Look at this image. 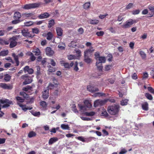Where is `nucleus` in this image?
Listing matches in <instances>:
<instances>
[{
	"label": "nucleus",
	"mask_w": 154,
	"mask_h": 154,
	"mask_svg": "<svg viewBox=\"0 0 154 154\" xmlns=\"http://www.w3.org/2000/svg\"><path fill=\"white\" fill-rule=\"evenodd\" d=\"M16 99L17 101V104L21 108L22 110L24 111L25 112L27 110H30L32 109V107H26V105H23L21 104L20 103H23L24 102L25 100V99L23 98L22 97L17 96L16 97Z\"/></svg>",
	"instance_id": "f03ea898"
},
{
	"label": "nucleus",
	"mask_w": 154,
	"mask_h": 154,
	"mask_svg": "<svg viewBox=\"0 0 154 154\" xmlns=\"http://www.w3.org/2000/svg\"><path fill=\"white\" fill-rule=\"evenodd\" d=\"M99 22V20H90L89 23L93 25H96Z\"/></svg>",
	"instance_id": "2f4dec72"
},
{
	"label": "nucleus",
	"mask_w": 154,
	"mask_h": 154,
	"mask_svg": "<svg viewBox=\"0 0 154 154\" xmlns=\"http://www.w3.org/2000/svg\"><path fill=\"white\" fill-rule=\"evenodd\" d=\"M33 23L31 21L27 22L25 23V25L26 26H29L32 25Z\"/></svg>",
	"instance_id": "338daca9"
},
{
	"label": "nucleus",
	"mask_w": 154,
	"mask_h": 154,
	"mask_svg": "<svg viewBox=\"0 0 154 154\" xmlns=\"http://www.w3.org/2000/svg\"><path fill=\"white\" fill-rule=\"evenodd\" d=\"M58 140V139L57 137H53L51 138L49 140L48 143L50 145H51L54 143L56 142Z\"/></svg>",
	"instance_id": "4be33fe9"
},
{
	"label": "nucleus",
	"mask_w": 154,
	"mask_h": 154,
	"mask_svg": "<svg viewBox=\"0 0 154 154\" xmlns=\"http://www.w3.org/2000/svg\"><path fill=\"white\" fill-rule=\"evenodd\" d=\"M4 104L2 106V108H6L9 107L11 104H13L12 101L8 99H5V100H0V103ZM1 105L0 104V106Z\"/></svg>",
	"instance_id": "423d86ee"
},
{
	"label": "nucleus",
	"mask_w": 154,
	"mask_h": 154,
	"mask_svg": "<svg viewBox=\"0 0 154 154\" xmlns=\"http://www.w3.org/2000/svg\"><path fill=\"white\" fill-rule=\"evenodd\" d=\"M94 49L93 48L92 46H91L89 47V48L87 49L85 51L84 55H86L89 56V55H91V54L94 51Z\"/></svg>",
	"instance_id": "9d476101"
},
{
	"label": "nucleus",
	"mask_w": 154,
	"mask_h": 154,
	"mask_svg": "<svg viewBox=\"0 0 154 154\" xmlns=\"http://www.w3.org/2000/svg\"><path fill=\"white\" fill-rule=\"evenodd\" d=\"M21 21L18 19H15L12 21L11 23L13 24H16L19 23Z\"/></svg>",
	"instance_id": "4d7b16f0"
},
{
	"label": "nucleus",
	"mask_w": 154,
	"mask_h": 154,
	"mask_svg": "<svg viewBox=\"0 0 154 154\" xmlns=\"http://www.w3.org/2000/svg\"><path fill=\"white\" fill-rule=\"evenodd\" d=\"M21 33L22 35L24 37H29L30 36V33L27 29H24L22 30Z\"/></svg>",
	"instance_id": "aec40b11"
},
{
	"label": "nucleus",
	"mask_w": 154,
	"mask_h": 154,
	"mask_svg": "<svg viewBox=\"0 0 154 154\" xmlns=\"http://www.w3.org/2000/svg\"><path fill=\"white\" fill-rule=\"evenodd\" d=\"M101 115L106 117H108L109 116V115L106 110H103L102 112Z\"/></svg>",
	"instance_id": "603ef678"
},
{
	"label": "nucleus",
	"mask_w": 154,
	"mask_h": 154,
	"mask_svg": "<svg viewBox=\"0 0 154 154\" xmlns=\"http://www.w3.org/2000/svg\"><path fill=\"white\" fill-rule=\"evenodd\" d=\"M67 57L68 60H70L75 59V56L74 55H68Z\"/></svg>",
	"instance_id": "13d9d810"
},
{
	"label": "nucleus",
	"mask_w": 154,
	"mask_h": 154,
	"mask_svg": "<svg viewBox=\"0 0 154 154\" xmlns=\"http://www.w3.org/2000/svg\"><path fill=\"white\" fill-rule=\"evenodd\" d=\"M61 128L63 130H69V127L68 125L62 124L61 125Z\"/></svg>",
	"instance_id": "e433bc0d"
},
{
	"label": "nucleus",
	"mask_w": 154,
	"mask_h": 154,
	"mask_svg": "<svg viewBox=\"0 0 154 154\" xmlns=\"http://www.w3.org/2000/svg\"><path fill=\"white\" fill-rule=\"evenodd\" d=\"M22 16L26 18L31 17L32 19H35L36 18V17L34 15V14L32 12L23 14Z\"/></svg>",
	"instance_id": "f8f14e48"
},
{
	"label": "nucleus",
	"mask_w": 154,
	"mask_h": 154,
	"mask_svg": "<svg viewBox=\"0 0 154 154\" xmlns=\"http://www.w3.org/2000/svg\"><path fill=\"white\" fill-rule=\"evenodd\" d=\"M148 8L149 9V10L151 11L152 12V14H149V17H152L153 15H154V6H153L151 5H150L148 6Z\"/></svg>",
	"instance_id": "6ab92c4d"
},
{
	"label": "nucleus",
	"mask_w": 154,
	"mask_h": 154,
	"mask_svg": "<svg viewBox=\"0 0 154 154\" xmlns=\"http://www.w3.org/2000/svg\"><path fill=\"white\" fill-rule=\"evenodd\" d=\"M36 67L37 69L36 74L37 75V76H38L41 74V73L40 71V66H36Z\"/></svg>",
	"instance_id": "de8ad7c7"
},
{
	"label": "nucleus",
	"mask_w": 154,
	"mask_h": 154,
	"mask_svg": "<svg viewBox=\"0 0 154 154\" xmlns=\"http://www.w3.org/2000/svg\"><path fill=\"white\" fill-rule=\"evenodd\" d=\"M87 89L88 91L91 93H94L99 90L97 88L94 87L93 85H92L88 86Z\"/></svg>",
	"instance_id": "1a4fd4ad"
},
{
	"label": "nucleus",
	"mask_w": 154,
	"mask_h": 154,
	"mask_svg": "<svg viewBox=\"0 0 154 154\" xmlns=\"http://www.w3.org/2000/svg\"><path fill=\"white\" fill-rule=\"evenodd\" d=\"M41 5V2L35 3L25 5L22 8L24 9H29L38 7Z\"/></svg>",
	"instance_id": "7ed1b4c3"
},
{
	"label": "nucleus",
	"mask_w": 154,
	"mask_h": 154,
	"mask_svg": "<svg viewBox=\"0 0 154 154\" xmlns=\"http://www.w3.org/2000/svg\"><path fill=\"white\" fill-rule=\"evenodd\" d=\"M132 25L131 20L127 21L122 25V27L125 28H129Z\"/></svg>",
	"instance_id": "f3484780"
},
{
	"label": "nucleus",
	"mask_w": 154,
	"mask_h": 154,
	"mask_svg": "<svg viewBox=\"0 0 154 154\" xmlns=\"http://www.w3.org/2000/svg\"><path fill=\"white\" fill-rule=\"evenodd\" d=\"M120 107L119 105L114 104L108 106L107 107V110L110 114L116 115L118 114Z\"/></svg>",
	"instance_id": "f257e3e1"
},
{
	"label": "nucleus",
	"mask_w": 154,
	"mask_h": 154,
	"mask_svg": "<svg viewBox=\"0 0 154 154\" xmlns=\"http://www.w3.org/2000/svg\"><path fill=\"white\" fill-rule=\"evenodd\" d=\"M68 46L70 47L75 48L76 46V42L74 41H72L69 44Z\"/></svg>",
	"instance_id": "37998d69"
},
{
	"label": "nucleus",
	"mask_w": 154,
	"mask_h": 154,
	"mask_svg": "<svg viewBox=\"0 0 154 154\" xmlns=\"http://www.w3.org/2000/svg\"><path fill=\"white\" fill-rule=\"evenodd\" d=\"M21 78L22 79L25 80L23 82V85L30 84L32 81V78L30 76H28L27 74L22 75Z\"/></svg>",
	"instance_id": "39448f33"
},
{
	"label": "nucleus",
	"mask_w": 154,
	"mask_h": 154,
	"mask_svg": "<svg viewBox=\"0 0 154 154\" xmlns=\"http://www.w3.org/2000/svg\"><path fill=\"white\" fill-rule=\"evenodd\" d=\"M84 103L85 106L88 108H90L91 107L92 105L88 100H85L84 101Z\"/></svg>",
	"instance_id": "c756f323"
},
{
	"label": "nucleus",
	"mask_w": 154,
	"mask_h": 154,
	"mask_svg": "<svg viewBox=\"0 0 154 154\" xmlns=\"http://www.w3.org/2000/svg\"><path fill=\"white\" fill-rule=\"evenodd\" d=\"M54 87V85L51 83H50L48 85V87L46 89H53Z\"/></svg>",
	"instance_id": "864d4df0"
},
{
	"label": "nucleus",
	"mask_w": 154,
	"mask_h": 154,
	"mask_svg": "<svg viewBox=\"0 0 154 154\" xmlns=\"http://www.w3.org/2000/svg\"><path fill=\"white\" fill-rule=\"evenodd\" d=\"M140 11L139 10H137L132 11V14L133 15L138 14L140 13Z\"/></svg>",
	"instance_id": "052dcab7"
},
{
	"label": "nucleus",
	"mask_w": 154,
	"mask_h": 154,
	"mask_svg": "<svg viewBox=\"0 0 154 154\" xmlns=\"http://www.w3.org/2000/svg\"><path fill=\"white\" fill-rule=\"evenodd\" d=\"M99 62L98 63L100 64H101L102 63H104L105 62L106 59L104 57H100L98 58Z\"/></svg>",
	"instance_id": "7c9ffc66"
},
{
	"label": "nucleus",
	"mask_w": 154,
	"mask_h": 154,
	"mask_svg": "<svg viewBox=\"0 0 154 154\" xmlns=\"http://www.w3.org/2000/svg\"><path fill=\"white\" fill-rule=\"evenodd\" d=\"M0 87L5 89L9 90L12 88V86L9 84L2 83H0Z\"/></svg>",
	"instance_id": "6e6552de"
},
{
	"label": "nucleus",
	"mask_w": 154,
	"mask_h": 154,
	"mask_svg": "<svg viewBox=\"0 0 154 154\" xmlns=\"http://www.w3.org/2000/svg\"><path fill=\"white\" fill-rule=\"evenodd\" d=\"M132 78L134 79H137V75L136 73H133L132 76Z\"/></svg>",
	"instance_id": "774afa93"
},
{
	"label": "nucleus",
	"mask_w": 154,
	"mask_h": 154,
	"mask_svg": "<svg viewBox=\"0 0 154 154\" xmlns=\"http://www.w3.org/2000/svg\"><path fill=\"white\" fill-rule=\"evenodd\" d=\"M108 100H96L94 103V106L95 107H97L99 106H102L104 105L107 102Z\"/></svg>",
	"instance_id": "0eeeda50"
},
{
	"label": "nucleus",
	"mask_w": 154,
	"mask_h": 154,
	"mask_svg": "<svg viewBox=\"0 0 154 154\" xmlns=\"http://www.w3.org/2000/svg\"><path fill=\"white\" fill-rule=\"evenodd\" d=\"M32 30L34 33L38 34L39 32V29L37 28H32Z\"/></svg>",
	"instance_id": "8fccbe9b"
},
{
	"label": "nucleus",
	"mask_w": 154,
	"mask_h": 154,
	"mask_svg": "<svg viewBox=\"0 0 154 154\" xmlns=\"http://www.w3.org/2000/svg\"><path fill=\"white\" fill-rule=\"evenodd\" d=\"M73 62H71L70 65L68 63H66L64 64L63 66L65 68L69 69V68L71 67H72L73 65Z\"/></svg>",
	"instance_id": "c85d7f7f"
},
{
	"label": "nucleus",
	"mask_w": 154,
	"mask_h": 154,
	"mask_svg": "<svg viewBox=\"0 0 154 154\" xmlns=\"http://www.w3.org/2000/svg\"><path fill=\"white\" fill-rule=\"evenodd\" d=\"M49 96L48 89H45L42 92V97L44 100L47 99Z\"/></svg>",
	"instance_id": "2eb2a0df"
},
{
	"label": "nucleus",
	"mask_w": 154,
	"mask_h": 154,
	"mask_svg": "<svg viewBox=\"0 0 154 154\" xmlns=\"http://www.w3.org/2000/svg\"><path fill=\"white\" fill-rule=\"evenodd\" d=\"M103 34L104 32L102 31L97 32H96V35L98 36H102L103 35Z\"/></svg>",
	"instance_id": "0e129e2a"
},
{
	"label": "nucleus",
	"mask_w": 154,
	"mask_h": 154,
	"mask_svg": "<svg viewBox=\"0 0 154 154\" xmlns=\"http://www.w3.org/2000/svg\"><path fill=\"white\" fill-rule=\"evenodd\" d=\"M107 58H108V60L109 61H112V54H108V55L107 56Z\"/></svg>",
	"instance_id": "6e6d98bb"
},
{
	"label": "nucleus",
	"mask_w": 154,
	"mask_h": 154,
	"mask_svg": "<svg viewBox=\"0 0 154 154\" xmlns=\"http://www.w3.org/2000/svg\"><path fill=\"white\" fill-rule=\"evenodd\" d=\"M4 79L5 82H9L11 79V76L8 74H6L4 75Z\"/></svg>",
	"instance_id": "bb28decb"
},
{
	"label": "nucleus",
	"mask_w": 154,
	"mask_h": 154,
	"mask_svg": "<svg viewBox=\"0 0 154 154\" xmlns=\"http://www.w3.org/2000/svg\"><path fill=\"white\" fill-rule=\"evenodd\" d=\"M148 77V74L146 72H145L143 73V76L142 79H145L147 78Z\"/></svg>",
	"instance_id": "69168bd1"
},
{
	"label": "nucleus",
	"mask_w": 154,
	"mask_h": 154,
	"mask_svg": "<svg viewBox=\"0 0 154 154\" xmlns=\"http://www.w3.org/2000/svg\"><path fill=\"white\" fill-rule=\"evenodd\" d=\"M53 34L51 32H48L47 34V39L48 40H50L52 39L53 38Z\"/></svg>",
	"instance_id": "c9c22d12"
},
{
	"label": "nucleus",
	"mask_w": 154,
	"mask_h": 154,
	"mask_svg": "<svg viewBox=\"0 0 154 154\" xmlns=\"http://www.w3.org/2000/svg\"><path fill=\"white\" fill-rule=\"evenodd\" d=\"M21 17V15L20 12H16L14 13V19L19 20Z\"/></svg>",
	"instance_id": "b1692460"
},
{
	"label": "nucleus",
	"mask_w": 154,
	"mask_h": 154,
	"mask_svg": "<svg viewBox=\"0 0 154 154\" xmlns=\"http://www.w3.org/2000/svg\"><path fill=\"white\" fill-rule=\"evenodd\" d=\"M76 138L78 140L80 141H81L83 142H88V141H91V140H88H88H86L82 136H79V137H76Z\"/></svg>",
	"instance_id": "473e14b6"
},
{
	"label": "nucleus",
	"mask_w": 154,
	"mask_h": 154,
	"mask_svg": "<svg viewBox=\"0 0 154 154\" xmlns=\"http://www.w3.org/2000/svg\"><path fill=\"white\" fill-rule=\"evenodd\" d=\"M36 133L33 131H30L28 134V137L29 138L35 137L36 136Z\"/></svg>",
	"instance_id": "f704fd0d"
},
{
	"label": "nucleus",
	"mask_w": 154,
	"mask_h": 154,
	"mask_svg": "<svg viewBox=\"0 0 154 154\" xmlns=\"http://www.w3.org/2000/svg\"><path fill=\"white\" fill-rule=\"evenodd\" d=\"M48 68L49 71L51 72H54L55 71V68L52 67L50 66H48Z\"/></svg>",
	"instance_id": "3c124183"
},
{
	"label": "nucleus",
	"mask_w": 154,
	"mask_h": 154,
	"mask_svg": "<svg viewBox=\"0 0 154 154\" xmlns=\"http://www.w3.org/2000/svg\"><path fill=\"white\" fill-rule=\"evenodd\" d=\"M58 47L62 49H64L65 47V43L62 42H60L58 45Z\"/></svg>",
	"instance_id": "c03bdc74"
},
{
	"label": "nucleus",
	"mask_w": 154,
	"mask_h": 154,
	"mask_svg": "<svg viewBox=\"0 0 154 154\" xmlns=\"http://www.w3.org/2000/svg\"><path fill=\"white\" fill-rule=\"evenodd\" d=\"M139 54L141 56L142 59H145L146 57V55L144 52L143 51H140Z\"/></svg>",
	"instance_id": "a18cd8bd"
},
{
	"label": "nucleus",
	"mask_w": 154,
	"mask_h": 154,
	"mask_svg": "<svg viewBox=\"0 0 154 154\" xmlns=\"http://www.w3.org/2000/svg\"><path fill=\"white\" fill-rule=\"evenodd\" d=\"M17 38L15 36H13L11 38H9L10 48H13L17 45Z\"/></svg>",
	"instance_id": "20e7f679"
},
{
	"label": "nucleus",
	"mask_w": 154,
	"mask_h": 154,
	"mask_svg": "<svg viewBox=\"0 0 154 154\" xmlns=\"http://www.w3.org/2000/svg\"><path fill=\"white\" fill-rule=\"evenodd\" d=\"M72 110L75 113H78L79 112L76 108V106L75 104H73L72 105Z\"/></svg>",
	"instance_id": "09e8293b"
},
{
	"label": "nucleus",
	"mask_w": 154,
	"mask_h": 154,
	"mask_svg": "<svg viewBox=\"0 0 154 154\" xmlns=\"http://www.w3.org/2000/svg\"><path fill=\"white\" fill-rule=\"evenodd\" d=\"M78 106L81 110H84L85 109V106L82 105L80 104H78Z\"/></svg>",
	"instance_id": "680f3d73"
},
{
	"label": "nucleus",
	"mask_w": 154,
	"mask_h": 154,
	"mask_svg": "<svg viewBox=\"0 0 154 154\" xmlns=\"http://www.w3.org/2000/svg\"><path fill=\"white\" fill-rule=\"evenodd\" d=\"M46 54L48 56H51L54 54V51L50 47H47L45 49Z\"/></svg>",
	"instance_id": "9b49d317"
},
{
	"label": "nucleus",
	"mask_w": 154,
	"mask_h": 154,
	"mask_svg": "<svg viewBox=\"0 0 154 154\" xmlns=\"http://www.w3.org/2000/svg\"><path fill=\"white\" fill-rule=\"evenodd\" d=\"M32 88V86H30V85H27L26 87H23V90L25 91H27L29 90H31Z\"/></svg>",
	"instance_id": "a19ab883"
},
{
	"label": "nucleus",
	"mask_w": 154,
	"mask_h": 154,
	"mask_svg": "<svg viewBox=\"0 0 154 154\" xmlns=\"http://www.w3.org/2000/svg\"><path fill=\"white\" fill-rule=\"evenodd\" d=\"M128 100L127 99H125L123 100L120 102V104L122 106H125L127 105L128 103Z\"/></svg>",
	"instance_id": "79ce46f5"
},
{
	"label": "nucleus",
	"mask_w": 154,
	"mask_h": 154,
	"mask_svg": "<svg viewBox=\"0 0 154 154\" xmlns=\"http://www.w3.org/2000/svg\"><path fill=\"white\" fill-rule=\"evenodd\" d=\"M40 105L42 107V110L45 111L47 109V104L45 101H41L40 102Z\"/></svg>",
	"instance_id": "a211bd4d"
},
{
	"label": "nucleus",
	"mask_w": 154,
	"mask_h": 154,
	"mask_svg": "<svg viewBox=\"0 0 154 154\" xmlns=\"http://www.w3.org/2000/svg\"><path fill=\"white\" fill-rule=\"evenodd\" d=\"M112 67V65H107L105 67V69L106 71H109L110 70L111 68Z\"/></svg>",
	"instance_id": "5fc2aeb1"
},
{
	"label": "nucleus",
	"mask_w": 154,
	"mask_h": 154,
	"mask_svg": "<svg viewBox=\"0 0 154 154\" xmlns=\"http://www.w3.org/2000/svg\"><path fill=\"white\" fill-rule=\"evenodd\" d=\"M84 114L87 116H92L95 115V112H86L84 113Z\"/></svg>",
	"instance_id": "ea45409f"
},
{
	"label": "nucleus",
	"mask_w": 154,
	"mask_h": 154,
	"mask_svg": "<svg viewBox=\"0 0 154 154\" xmlns=\"http://www.w3.org/2000/svg\"><path fill=\"white\" fill-rule=\"evenodd\" d=\"M56 32L58 36H61L63 34V30L59 27H57L56 29Z\"/></svg>",
	"instance_id": "412c9836"
},
{
	"label": "nucleus",
	"mask_w": 154,
	"mask_h": 154,
	"mask_svg": "<svg viewBox=\"0 0 154 154\" xmlns=\"http://www.w3.org/2000/svg\"><path fill=\"white\" fill-rule=\"evenodd\" d=\"M8 53L9 52L8 50L2 51L0 52L1 56H5L8 55Z\"/></svg>",
	"instance_id": "72a5a7b5"
},
{
	"label": "nucleus",
	"mask_w": 154,
	"mask_h": 154,
	"mask_svg": "<svg viewBox=\"0 0 154 154\" xmlns=\"http://www.w3.org/2000/svg\"><path fill=\"white\" fill-rule=\"evenodd\" d=\"M90 6V2H88L85 3L83 5V8L85 9H87L89 8Z\"/></svg>",
	"instance_id": "58836bf2"
},
{
	"label": "nucleus",
	"mask_w": 154,
	"mask_h": 154,
	"mask_svg": "<svg viewBox=\"0 0 154 154\" xmlns=\"http://www.w3.org/2000/svg\"><path fill=\"white\" fill-rule=\"evenodd\" d=\"M142 109L145 111H147L149 109L148 104L147 102H145L144 103L142 104Z\"/></svg>",
	"instance_id": "a878e982"
},
{
	"label": "nucleus",
	"mask_w": 154,
	"mask_h": 154,
	"mask_svg": "<svg viewBox=\"0 0 154 154\" xmlns=\"http://www.w3.org/2000/svg\"><path fill=\"white\" fill-rule=\"evenodd\" d=\"M55 24V21L54 20H51L48 21V28H50L53 26Z\"/></svg>",
	"instance_id": "cd10ccee"
},
{
	"label": "nucleus",
	"mask_w": 154,
	"mask_h": 154,
	"mask_svg": "<svg viewBox=\"0 0 154 154\" xmlns=\"http://www.w3.org/2000/svg\"><path fill=\"white\" fill-rule=\"evenodd\" d=\"M133 5V4L132 3H129L126 7V9L127 10L130 9L131 8Z\"/></svg>",
	"instance_id": "e2e57ef3"
},
{
	"label": "nucleus",
	"mask_w": 154,
	"mask_h": 154,
	"mask_svg": "<svg viewBox=\"0 0 154 154\" xmlns=\"http://www.w3.org/2000/svg\"><path fill=\"white\" fill-rule=\"evenodd\" d=\"M147 89L148 91L151 93L154 94V89H153L151 87H148Z\"/></svg>",
	"instance_id": "bf43d9fd"
},
{
	"label": "nucleus",
	"mask_w": 154,
	"mask_h": 154,
	"mask_svg": "<svg viewBox=\"0 0 154 154\" xmlns=\"http://www.w3.org/2000/svg\"><path fill=\"white\" fill-rule=\"evenodd\" d=\"M89 56H88L84 55V61L88 64L92 62V59L89 58Z\"/></svg>",
	"instance_id": "393cba45"
},
{
	"label": "nucleus",
	"mask_w": 154,
	"mask_h": 154,
	"mask_svg": "<svg viewBox=\"0 0 154 154\" xmlns=\"http://www.w3.org/2000/svg\"><path fill=\"white\" fill-rule=\"evenodd\" d=\"M96 65L97 66L98 69L100 71H101L102 70L103 67L102 64H100L98 63V62H97L96 63Z\"/></svg>",
	"instance_id": "49530a36"
},
{
	"label": "nucleus",
	"mask_w": 154,
	"mask_h": 154,
	"mask_svg": "<svg viewBox=\"0 0 154 154\" xmlns=\"http://www.w3.org/2000/svg\"><path fill=\"white\" fill-rule=\"evenodd\" d=\"M50 16V14L48 13L45 12L43 13H42L38 16V17L39 19H43L49 17Z\"/></svg>",
	"instance_id": "4468645a"
},
{
	"label": "nucleus",
	"mask_w": 154,
	"mask_h": 154,
	"mask_svg": "<svg viewBox=\"0 0 154 154\" xmlns=\"http://www.w3.org/2000/svg\"><path fill=\"white\" fill-rule=\"evenodd\" d=\"M145 96L149 100H152L153 99L152 95L149 93H145Z\"/></svg>",
	"instance_id": "4c0bfd02"
},
{
	"label": "nucleus",
	"mask_w": 154,
	"mask_h": 154,
	"mask_svg": "<svg viewBox=\"0 0 154 154\" xmlns=\"http://www.w3.org/2000/svg\"><path fill=\"white\" fill-rule=\"evenodd\" d=\"M23 69L25 73L27 72L29 74H32L33 73L34 71L33 69L32 68H30L28 66H25Z\"/></svg>",
	"instance_id": "ddd939ff"
},
{
	"label": "nucleus",
	"mask_w": 154,
	"mask_h": 154,
	"mask_svg": "<svg viewBox=\"0 0 154 154\" xmlns=\"http://www.w3.org/2000/svg\"><path fill=\"white\" fill-rule=\"evenodd\" d=\"M32 52L34 54L35 56H39L41 54V52L38 48L34 47L33 48Z\"/></svg>",
	"instance_id": "dca6fc26"
},
{
	"label": "nucleus",
	"mask_w": 154,
	"mask_h": 154,
	"mask_svg": "<svg viewBox=\"0 0 154 154\" xmlns=\"http://www.w3.org/2000/svg\"><path fill=\"white\" fill-rule=\"evenodd\" d=\"M0 44L1 45H8L9 44V39L7 40L0 38Z\"/></svg>",
	"instance_id": "5701e85b"
}]
</instances>
